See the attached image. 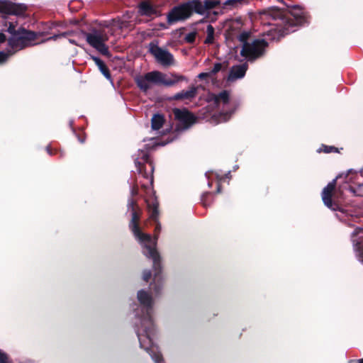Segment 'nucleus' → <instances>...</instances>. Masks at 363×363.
I'll return each instance as SVG.
<instances>
[{
  "label": "nucleus",
  "mask_w": 363,
  "mask_h": 363,
  "mask_svg": "<svg viewBox=\"0 0 363 363\" xmlns=\"http://www.w3.org/2000/svg\"><path fill=\"white\" fill-rule=\"evenodd\" d=\"M238 39L241 43V48L239 54L235 55V59L240 62H253L262 57L268 46L264 39H252L250 33L247 31L240 33Z\"/></svg>",
  "instance_id": "obj_4"
},
{
  "label": "nucleus",
  "mask_w": 363,
  "mask_h": 363,
  "mask_svg": "<svg viewBox=\"0 0 363 363\" xmlns=\"http://www.w3.org/2000/svg\"><path fill=\"white\" fill-rule=\"evenodd\" d=\"M229 174H230V172H228L227 174H225V177L228 178Z\"/></svg>",
  "instance_id": "obj_42"
},
{
  "label": "nucleus",
  "mask_w": 363,
  "mask_h": 363,
  "mask_svg": "<svg viewBox=\"0 0 363 363\" xmlns=\"http://www.w3.org/2000/svg\"><path fill=\"white\" fill-rule=\"evenodd\" d=\"M138 12L141 16H152L157 13L156 9L147 2H142L138 7Z\"/></svg>",
  "instance_id": "obj_16"
},
{
  "label": "nucleus",
  "mask_w": 363,
  "mask_h": 363,
  "mask_svg": "<svg viewBox=\"0 0 363 363\" xmlns=\"http://www.w3.org/2000/svg\"><path fill=\"white\" fill-rule=\"evenodd\" d=\"M69 42L70 43H72V44L77 45V43H76V42H75V40H71V39H70V40H69Z\"/></svg>",
  "instance_id": "obj_39"
},
{
  "label": "nucleus",
  "mask_w": 363,
  "mask_h": 363,
  "mask_svg": "<svg viewBox=\"0 0 363 363\" xmlns=\"http://www.w3.org/2000/svg\"><path fill=\"white\" fill-rule=\"evenodd\" d=\"M148 51L155 57V60L163 67H169L174 62L173 55L167 49L160 47L155 42L149 43Z\"/></svg>",
  "instance_id": "obj_10"
},
{
  "label": "nucleus",
  "mask_w": 363,
  "mask_h": 363,
  "mask_svg": "<svg viewBox=\"0 0 363 363\" xmlns=\"http://www.w3.org/2000/svg\"><path fill=\"white\" fill-rule=\"evenodd\" d=\"M90 57L99 67L102 74L108 80H111V77L108 67L106 66L104 62L98 57L90 55Z\"/></svg>",
  "instance_id": "obj_18"
},
{
  "label": "nucleus",
  "mask_w": 363,
  "mask_h": 363,
  "mask_svg": "<svg viewBox=\"0 0 363 363\" xmlns=\"http://www.w3.org/2000/svg\"><path fill=\"white\" fill-rule=\"evenodd\" d=\"M215 30L211 25H208L206 28V38L204 40L205 44H213L214 43Z\"/></svg>",
  "instance_id": "obj_22"
},
{
  "label": "nucleus",
  "mask_w": 363,
  "mask_h": 363,
  "mask_svg": "<svg viewBox=\"0 0 363 363\" xmlns=\"http://www.w3.org/2000/svg\"><path fill=\"white\" fill-rule=\"evenodd\" d=\"M213 13H214L215 15H217L218 13V12H216V11H214V12H213Z\"/></svg>",
  "instance_id": "obj_44"
},
{
  "label": "nucleus",
  "mask_w": 363,
  "mask_h": 363,
  "mask_svg": "<svg viewBox=\"0 0 363 363\" xmlns=\"http://www.w3.org/2000/svg\"><path fill=\"white\" fill-rule=\"evenodd\" d=\"M67 35H69V33L67 32H65V33H62L60 34H57V35H54L48 38H46L43 40H42L40 43H45L46 41H48V40H57L59 38H61V37H65L67 36Z\"/></svg>",
  "instance_id": "obj_26"
},
{
  "label": "nucleus",
  "mask_w": 363,
  "mask_h": 363,
  "mask_svg": "<svg viewBox=\"0 0 363 363\" xmlns=\"http://www.w3.org/2000/svg\"><path fill=\"white\" fill-rule=\"evenodd\" d=\"M148 141L150 143L145 145V146L146 147L145 149V150L139 149L138 151V153L135 155V166H136L137 169L139 173H142V166L145 163H147V162L149 163V164L150 166L151 172H153V171H154L155 167H154L152 162H150L149 160V155L147 152V149L152 148L155 145H157L163 146V145L167 144L168 143H169V141H168L167 143H162L161 144L156 143L155 141V139L153 138L149 139Z\"/></svg>",
  "instance_id": "obj_11"
},
{
  "label": "nucleus",
  "mask_w": 363,
  "mask_h": 363,
  "mask_svg": "<svg viewBox=\"0 0 363 363\" xmlns=\"http://www.w3.org/2000/svg\"><path fill=\"white\" fill-rule=\"evenodd\" d=\"M211 76H212V75H211V72H210V71H209V72H201V73H200V74L198 75V78H199L200 79H206V78H207V77H211Z\"/></svg>",
  "instance_id": "obj_30"
},
{
  "label": "nucleus",
  "mask_w": 363,
  "mask_h": 363,
  "mask_svg": "<svg viewBox=\"0 0 363 363\" xmlns=\"http://www.w3.org/2000/svg\"><path fill=\"white\" fill-rule=\"evenodd\" d=\"M196 36V32L192 31V32L187 33L185 35L184 39L187 43H192L195 41Z\"/></svg>",
  "instance_id": "obj_25"
},
{
  "label": "nucleus",
  "mask_w": 363,
  "mask_h": 363,
  "mask_svg": "<svg viewBox=\"0 0 363 363\" xmlns=\"http://www.w3.org/2000/svg\"><path fill=\"white\" fill-rule=\"evenodd\" d=\"M277 15L281 21L280 23V26L283 27L281 30V35L295 31L296 26H302L306 22L303 11L298 6L294 7L290 16H285L279 11H277Z\"/></svg>",
  "instance_id": "obj_7"
},
{
  "label": "nucleus",
  "mask_w": 363,
  "mask_h": 363,
  "mask_svg": "<svg viewBox=\"0 0 363 363\" xmlns=\"http://www.w3.org/2000/svg\"><path fill=\"white\" fill-rule=\"evenodd\" d=\"M242 1L243 0H226L224 2V6H237L239 4H241Z\"/></svg>",
  "instance_id": "obj_27"
},
{
  "label": "nucleus",
  "mask_w": 363,
  "mask_h": 363,
  "mask_svg": "<svg viewBox=\"0 0 363 363\" xmlns=\"http://www.w3.org/2000/svg\"><path fill=\"white\" fill-rule=\"evenodd\" d=\"M213 172H207L206 173V177H207V179L209 180L211 179V174H213Z\"/></svg>",
  "instance_id": "obj_37"
},
{
  "label": "nucleus",
  "mask_w": 363,
  "mask_h": 363,
  "mask_svg": "<svg viewBox=\"0 0 363 363\" xmlns=\"http://www.w3.org/2000/svg\"><path fill=\"white\" fill-rule=\"evenodd\" d=\"M360 231H362L361 228H356L354 232L352 233V237H354L357 235Z\"/></svg>",
  "instance_id": "obj_35"
},
{
  "label": "nucleus",
  "mask_w": 363,
  "mask_h": 363,
  "mask_svg": "<svg viewBox=\"0 0 363 363\" xmlns=\"http://www.w3.org/2000/svg\"><path fill=\"white\" fill-rule=\"evenodd\" d=\"M336 179H334L332 182L328 184V185L323 189L322 191V200L328 208L336 211L338 208V206L332 201V197L336 185Z\"/></svg>",
  "instance_id": "obj_14"
},
{
  "label": "nucleus",
  "mask_w": 363,
  "mask_h": 363,
  "mask_svg": "<svg viewBox=\"0 0 363 363\" xmlns=\"http://www.w3.org/2000/svg\"><path fill=\"white\" fill-rule=\"evenodd\" d=\"M6 40V36L4 33H0V43H3Z\"/></svg>",
  "instance_id": "obj_34"
},
{
  "label": "nucleus",
  "mask_w": 363,
  "mask_h": 363,
  "mask_svg": "<svg viewBox=\"0 0 363 363\" xmlns=\"http://www.w3.org/2000/svg\"><path fill=\"white\" fill-rule=\"evenodd\" d=\"M247 68L248 65L246 62L242 65L233 66L229 72L228 80L235 81L239 79H242L245 75Z\"/></svg>",
  "instance_id": "obj_15"
},
{
  "label": "nucleus",
  "mask_w": 363,
  "mask_h": 363,
  "mask_svg": "<svg viewBox=\"0 0 363 363\" xmlns=\"http://www.w3.org/2000/svg\"><path fill=\"white\" fill-rule=\"evenodd\" d=\"M147 206L150 211V218L157 220L158 216V202L153 199L152 201H147Z\"/></svg>",
  "instance_id": "obj_21"
},
{
  "label": "nucleus",
  "mask_w": 363,
  "mask_h": 363,
  "mask_svg": "<svg viewBox=\"0 0 363 363\" xmlns=\"http://www.w3.org/2000/svg\"><path fill=\"white\" fill-rule=\"evenodd\" d=\"M217 192L218 193H220V184H218V187H217Z\"/></svg>",
  "instance_id": "obj_38"
},
{
  "label": "nucleus",
  "mask_w": 363,
  "mask_h": 363,
  "mask_svg": "<svg viewBox=\"0 0 363 363\" xmlns=\"http://www.w3.org/2000/svg\"><path fill=\"white\" fill-rule=\"evenodd\" d=\"M0 363H8L7 355L1 351H0Z\"/></svg>",
  "instance_id": "obj_29"
},
{
  "label": "nucleus",
  "mask_w": 363,
  "mask_h": 363,
  "mask_svg": "<svg viewBox=\"0 0 363 363\" xmlns=\"http://www.w3.org/2000/svg\"><path fill=\"white\" fill-rule=\"evenodd\" d=\"M27 7L23 4H16L0 0V13L6 15L23 16Z\"/></svg>",
  "instance_id": "obj_13"
},
{
  "label": "nucleus",
  "mask_w": 363,
  "mask_h": 363,
  "mask_svg": "<svg viewBox=\"0 0 363 363\" xmlns=\"http://www.w3.org/2000/svg\"><path fill=\"white\" fill-rule=\"evenodd\" d=\"M216 178L218 180V182H220L223 180L224 177L219 174V172H215Z\"/></svg>",
  "instance_id": "obj_33"
},
{
  "label": "nucleus",
  "mask_w": 363,
  "mask_h": 363,
  "mask_svg": "<svg viewBox=\"0 0 363 363\" xmlns=\"http://www.w3.org/2000/svg\"><path fill=\"white\" fill-rule=\"evenodd\" d=\"M79 141H80L81 143H84V140H79Z\"/></svg>",
  "instance_id": "obj_45"
},
{
  "label": "nucleus",
  "mask_w": 363,
  "mask_h": 363,
  "mask_svg": "<svg viewBox=\"0 0 363 363\" xmlns=\"http://www.w3.org/2000/svg\"><path fill=\"white\" fill-rule=\"evenodd\" d=\"M131 220L129 223V228L134 235L135 239L141 245L143 250V255L150 259H152L153 268L157 274L160 271V257L156 249L157 238H152L150 235L143 233L140 230L137 221L139 220V216L135 209L131 212Z\"/></svg>",
  "instance_id": "obj_3"
},
{
  "label": "nucleus",
  "mask_w": 363,
  "mask_h": 363,
  "mask_svg": "<svg viewBox=\"0 0 363 363\" xmlns=\"http://www.w3.org/2000/svg\"><path fill=\"white\" fill-rule=\"evenodd\" d=\"M323 148H324L323 151L326 153L336 151V148L333 146H323Z\"/></svg>",
  "instance_id": "obj_31"
},
{
  "label": "nucleus",
  "mask_w": 363,
  "mask_h": 363,
  "mask_svg": "<svg viewBox=\"0 0 363 363\" xmlns=\"http://www.w3.org/2000/svg\"><path fill=\"white\" fill-rule=\"evenodd\" d=\"M197 89L194 86L190 88L186 91H182L174 96V99L176 100L180 99H191L196 96Z\"/></svg>",
  "instance_id": "obj_17"
},
{
  "label": "nucleus",
  "mask_w": 363,
  "mask_h": 363,
  "mask_svg": "<svg viewBox=\"0 0 363 363\" xmlns=\"http://www.w3.org/2000/svg\"><path fill=\"white\" fill-rule=\"evenodd\" d=\"M181 75L171 74H166L160 71H152L145 74L138 75L135 77V82L139 89L143 92H147L153 86H172L184 80Z\"/></svg>",
  "instance_id": "obj_6"
},
{
  "label": "nucleus",
  "mask_w": 363,
  "mask_h": 363,
  "mask_svg": "<svg viewBox=\"0 0 363 363\" xmlns=\"http://www.w3.org/2000/svg\"><path fill=\"white\" fill-rule=\"evenodd\" d=\"M220 4L218 0H191L174 6L167 15L168 24L172 25L179 21H184L191 16L193 13L207 16L211 9Z\"/></svg>",
  "instance_id": "obj_2"
},
{
  "label": "nucleus",
  "mask_w": 363,
  "mask_h": 363,
  "mask_svg": "<svg viewBox=\"0 0 363 363\" xmlns=\"http://www.w3.org/2000/svg\"><path fill=\"white\" fill-rule=\"evenodd\" d=\"M47 151H48V152L49 154H51V152H50V148H49L48 147H47Z\"/></svg>",
  "instance_id": "obj_41"
},
{
  "label": "nucleus",
  "mask_w": 363,
  "mask_h": 363,
  "mask_svg": "<svg viewBox=\"0 0 363 363\" xmlns=\"http://www.w3.org/2000/svg\"><path fill=\"white\" fill-rule=\"evenodd\" d=\"M164 122V117L160 114H155L151 119V127L152 130H159Z\"/></svg>",
  "instance_id": "obj_20"
},
{
  "label": "nucleus",
  "mask_w": 363,
  "mask_h": 363,
  "mask_svg": "<svg viewBox=\"0 0 363 363\" xmlns=\"http://www.w3.org/2000/svg\"><path fill=\"white\" fill-rule=\"evenodd\" d=\"M351 363H363V359H359V360L358 361V362H352Z\"/></svg>",
  "instance_id": "obj_40"
},
{
  "label": "nucleus",
  "mask_w": 363,
  "mask_h": 363,
  "mask_svg": "<svg viewBox=\"0 0 363 363\" xmlns=\"http://www.w3.org/2000/svg\"><path fill=\"white\" fill-rule=\"evenodd\" d=\"M163 287V284L162 283L156 284L155 282L150 284V291H146L144 289L139 290L138 291L137 295H150L153 293L159 294L162 291V289Z\"/></svg>",
  "instance_id": "obj_19"
},
{
  "label": "nucleus",
  "mask_w": 363,
  "mask_h": 363,
  "mask_svg": "<svg viewBox=\"0 0 363 363\" xmlns=\"http://www.w3.org/2000/svg\"><path fill=\"white\" fill-rule=\"evenodd\" d=\"M230 94L228 91H223L218 94H211L208 101L211 106L220 109V122L227 121L234 113L235 110L229 108Z\"/></svg>",
  "instance_id": "obj_8"
},
{
  "label": "nucleus",
  "mask_w": 363,
  "mask_h": 363,
  "mask_svg": "<svg viewBox=\"0 0 363 363\" xmlns=\"http://www.w3.org/2000/svg\"><path fill=\"white\" fill-rule=\"evenodd\" d=\"M352 241L354 250L357 253L359 261L363 264V243L358 241L356 242L354 239H353Z\"/></svg>",
  "instance_id": "obj_23"
},
{
  "label": "nucleus",
  "mask_w": 363,
  "mask_h": 363,
  "mask_svg": "<svg viewBox=\"0 0 363 363\" xmlns=\"http://www.w3.org/2000/svg\"><path fill=\"white\" fill-rule=\"evenodd\" d=\"M137 297L138 306L133 310L139 321L136 333L140 346L150 354L155 363H164L157 347L153 342L155 328L151 316L153 303L152 296Z\"/></svg>",
  "instance_id": "obj_1"
},
{
  "label": "nucleus",
  "mask_w": 363,
  "mask_h": 363,
  "mask_svg": "<svg viewBox=\"0 0 363 363\" xmlns=\"http://www.w3.org/2000/svg\"><path fill=\"white\" fill-rule=\"evenodd\" d=\"M135 201L133 199H129L128 201L127 207L128 211H133L134 208Z\"/></svg>",
  "instance_id": "obj_32"
},
{
  "label": "nucleus",
  "mask_w": 363,
  "mask_h": 363,
  "mask_svg": "<svg viewBox=\"0 0 363 363\" xmlns=\"http://www.w3.org/2000/svg\"><path fill=\"white\" fill-rule=\"evenodd\" d=\"M227 65L225 63L217 62L213 65V69L210 71L212 76L216 74L218 72H220L223 67H225Z\"/></svg>",
  "instance_id": "obj_24"
},
{
  "label": "nucleus",
  "mask_w": 363,
  "mask_h": 363,
  "mask_svg": "<svg viewBox=\"0 0 363 363\" xmlns=\"http://www.w3.org/2000/svg\"><path fill=\"white\" fill-rule=\"evenodd\" d=\"M84 35L86 42L92 48L105 56L110 55L108 48L105 44L108 39L105 32L94 29L90 33H84Z\"/></svg>",
  "instance_id": "obj_9"
},
{
  "label": "nucleus",
  "mask_w": 363,
  "mask_h": 363,
  "mask_svg": "<svg viewBox=\"0 0 363 363\" xmlns=\"http://www.w3.org/2000/svg\"><path fill=\"white\" fill-rule=\"evenodd\" d=\"M151 277H152V273H151L150 270L145 269L143 272V279L145 281L147 282L151 279Z\"/></svg>",
  "instance_id": "obj_28"
},
{
  "label": "nucleus",
  "mask_w": 363,
  "mask_h": 363,
  "mask_svg": "<svg viewBox=\"0 0 363 363\" xmlns=\"http://www.w3.org/2000/svg\"><path fill=\"white\" fill-rule=\"evenodd\" d=\"M208 185L209 187H211V183L210 182H208Z\"/></svg>",
  "instance_id": "obj_43"
},
{
  "label": "nucleus",
  "mask_w": 363,
  "mask_h": 363,
  "mask_svg": "<svg viewBox=\"0 0 363 363\" xmlns=\"http://www.w3.org/2000/svg\"><path fill=\"white\" fill-rule=\"evenodd\" d=\"M6 58V56L5 55V54L3 52H0V62L5 60Z\"/></svg>",
  "instance_id": "obj_36"
},
{
  "label": "nucleus",
  "mask_w": 363,
  "mask_h": 363,
  "mask_svg": "<svg viewBox=\"0 0 363 363\" xmlns=\"http://www.w3.org/2000/svg\"><path fill=\"white\" fill-rule=\"evenodd\" d=\"M173 113L178 121V130H184L191 127L196 121V118L186 109L174 108Z\"/></svg>",
  "instance_id": "obj_12"
},
{
  "label": "nucleus",
  "mask_w": 363,
  "mask_h": 363,
  "mask_svg": "<svg viewBox=\"0 0 363 363\" xmlns=\"http://www.w3.org/2000/svg\"><path fill=\"white\" fill-rule=\"evenodd\" d=\"M7 23H9L7 31L11 35V38L9 39V45L13 50V52H2L5 54L6 58L5 60L0 62V64L6 62L9 56L13 55L15 52L21 50L26 47L36 45L37 43H33V41L38 37L47 34L46 32H33L28 30L25 28H20L16 30V23L6 21V24Z\"/></svg>",
  "instance_id": "obj_5"
}]
</instances>
